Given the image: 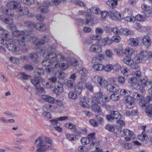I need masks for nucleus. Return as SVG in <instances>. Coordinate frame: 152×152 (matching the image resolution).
Segmentation results:
<instances>
[{
	"instance_id": "nucleus-1",
	"label": "nucleus",
	"mask_w": 152,
	"mask_h": 152,
	"mask_svg": "<svg viewBox=\"0 0 152 152\" xmlns=\"http://www.w3.org/2000/svg\"><path fill=\"white\" fill-rule=\"evenodd\" d=\"M12 34L13 36L18 37L16 39L17 40L18 45H20L24 46L25 45V42L28 41L34 44L38 40L37 37L34 36L30 37L29 34H26V32L23 31H15L12 32Z\"/></svg>"
},
{
	"instance_id": "nucleus-2",
	"label": "nucleus",
	"mask_w": 152,
	"mask_h": 152,
	"mask_svg": "<svg viewBox=\"0 0 152 152\" xmlns=\"http://www.w3.org/2000/svg\"><path fill=\"white\" fill-rule=\"evenodd\" d=\"M45 140L46 142L50 144V146L47 145L46 143L44 140L42 139L41 137H39L35 141V143L37 144V147L38 148L37 149V152H44L48 149H51L53 148L52 145L53 144L52 139L48 137H45Z\"/></svg>"
},
{
	"instance_id": "nucleus-3",
	"label": "nucleus",
	"mask_w": 152,
	"mask_h": 152,
	"mask_svg": "<svg viewBox=\"0 0 152 152\" xmlns=\"http://www.w3.org/2000/svg\"><path fill=\"white\" fill-rule=\"evenodd\" d=\"M42 64L45 67V70L47 74L49 75H56V73L55 72V70L56 68L57 64H54V63L49 59H46L43 60L42 62Z\"/></svg>"
},
{
	"instance_id": "nucleus-4",
	"label": "nucleus",
	"mask_w": 152,
	"mask_h": 152,
	"mask_svg": "<svg viewBox=\"0 0 152 152\" xmlns=\"http://www.w3.org/2000/svg\"><path fill=\"white\" fill-rule=\"evenodd\" d=\"M58 76L59 81L58 82V96L60 95L63 92L62 84L65 81V75L64 72L61 71H58Z\"/></svg>"
},
{
	"instance_id": "nucleus-5",
	"label": "nucleus",
	"mask_w": 152,
	"mask_h": 152,
	"mask_svg": "<svg viewBox=\"0 0 152 152\" xmlns=\"http://www.w3.org/2000/svg\"><path fill=\"white\" fill-rule=\"evenodd\" d=\"M24 23L27 26L33 29H36L41 31H45L46 30V26L42 23H34L33 22L26 21Z\"/></svg>"
},
{
	"instance_id": "nucleus-6",
	"label": "nucleus",
	"mask_w": 152,
	"mask_h": 152,
	"mask_svg": "<svg viewBox=\"0 0 152 152\" xmlns=\"http://www.w3.org/2000/svg\"><path fill=\"white\" fill-rule=\"evenodd\" d=\"M110 83L108 84L107 82V85L106 86L107 90L111 92L116 93L118 91L119 88L115 84L116 80L115 77H110L109 79Z\"/></svg>"
},
{
	"instance_id": "nucleus-7",
	"label": "nucleus",
	"mask_w": 152,
	"mask_h": 152,
	"mask_svg": "<svg viewBox=\"0 0 152 152\" xmlns=\"http://www.w3.org/2000/svg\"><path fill=\"white\" fill-rule=\"evenodd\" d=\"M48 50H50L51 51L44 53L43 54V57L46 59L51 60L52 62L54 63V64H57V55L53 52L54 49L52 48H48Z\"/></svg>"
},
{
	"instance_id": "nucleus-8",
	"label": "nucleus",
	"mask_w": 152,
	"mask_h": 152,
	"mask_svg": "<svg viewBox=\"0 0 152 152\" xmlns=\"http://www.w3.org/2000/svg\"><path fill=\"white\" fill-rule=\"evenodd\" d=\"M15 1H10L7 4V7L10 9H7L4 8H3L1 11L3 14H5L13 18L14 16V12L13 9Z\"/></svg>"
},
{
	"instance_id": "nucleus-9",
	"label": "nucleus",
	"mask_w": 152,
	"mask_h": 152,
	"mask_svg": "<svg viewBox=\"0 0 152 152\" xmlns=\"http://www.w3.org/2000/svg\"><path fill=\"white\" fill-rule=\"evenodd\" d=\"M10 43L7 44V47L9 50L13 52V53L15 54H17V51L18 50V48L16 44H18L17 40L15 39H10Z\"/></svg>"
},
{
	"instance_id": "nucleus-10",
	"label": "nucleus",
	"mask_w": 152,
	"mask_h": 152,
	"mask_svg": "<svg viewBox=\"0 0 152 152\" xmlns=\"http://www.w3.org/2000/svg\"><path fill=\"white\" fill-rule=\"evenodd\" d=\"M93 81L101 87H106L107 85V81L104 77L99 76L94 77Z\"/></svg>"
},
{
	"instance_id": "nucleus-11",
	"label": "nucleus",
	"mask_w": 152,
	"mask_h": 152,
	"mask_svg": "<svg viewBox=\"0 0 152 152\" xmlns=\"http://www.w3.org/2000/svg\"><path fill=\"white\" fill-rule=\"evenodd\" d=\"M106 118L109 122L112 121L114 119H120L122 118V116L120 113L116 111L111 112L109 115H106Z\"/></svg>"
},
{
	"instance_id": "nucleus-12",
	"label": "nucleus",
	"mask_w": 152,
	"mask_h": 152,
	"mask_svg": "<svg viewBox=\"0 0 152 152\" xmlns=\"http://www.w3.org/2000/svg\"><path fill=\"white\" fill-rule=\"evenodd\" d=\"M102 93L99 92L95 94L91 98L92 103L95 104H101Z\"/></svg>"
},
{
	"instance_id": "nucleus-13",
	"label": "nucleus",
	"mask_w": 152,
	"mask_h": 152,
	"mask_svg": "<svg viewBox=\"0 0 152 152\" xmlns=\"http://www.w3.org/2000/svg\"><path fill=\"white\" fill-rule=\"evenodd\" d=\"M137 94V92H134L132 93V96H129L126 99V105L128 108L131 109L133 107L132 105L134 102L133 98H136V97H136Z\"/></svg>"
},
{
	"instance_id": "nucleus-14",
	"label": "nucleus",
	"mask_w": 152,
	"mask_h": 152,
	"mask_svg": "<svg viewBox=\"0 0 152 152\" xmlns=\"http://www.w3.org/2000/svg\"><path fill=\"white\" fill-rule=\"evenodd\" d=\"M43 4L40 6V9L41 12L43 13H47L49 11L48 8L51 6V2L48 1H44Z\"/></svg>"
},
{
	"instance_id": "nucleus-15",
	"label": "nucleus",
	"mask_w": 152,
	"mask_h": 152,
	"mask_svg": "<svg viewBox=\"0 0 152 152\" xmlns=\"http://www.w3.org/2000/svg\"><path fill=\"white\" fill-rule=\"evenodd\" d=\"M78 15H84L86 18V23H88L91 22L93 20V18L90 14L86 12H83L82 11H80L77 13Z\"/></svg>"
},
{
	"instance_id": "nucleus-16",
	"label": "nucleus",
	"mask_w": 152,
	"mask_h": 152,
	"mask_svg": "<svg viewBox=\"0 0 152 152\" xmlns=\"http://www.w3.org/2000/svg\"><path fill=\"white\" fill-rule=\"evenodd\" d=\"M32 83L35 87L36 90L39 92L42 93L44 92V89L43 88L40 87V81L39 80L31 79Z\"/></svg>"
},
{
	"instance_id": "nucleus-17",
	"label": "nucleus",
	"mask_w": 152,
	"mask_h": 152,
	"mask_svg": "<svg viewBox=\"0 0 152 152\" xmlns=\"http://www.w3.org/2000/svg\"><path fill=\"white\" fill-rule=\"evenodd\" d=\"M91 53H100L101 52V48L100 45L94 44L91 45L89 49Z\"/></svg>"
},
{
	"instance_id": "nucleus-18",
	"label": "nucleus",
	"mask_w": 152,
	"mask_h": 152,
	"mask_svg": "<svg viewBox=\"0 0 152 152\" xmlns=\"http://www.w3.org/2000/svg\"><path fill=\"white\" fill-rule=\"evenodd\" d=\"M142 43L147 48L149 47L151 44V39L148 35H145L142 38Z\"/></svg>"
},
{
	"instance_id": "nucleus-19",
	"label": "nucleus",
	"mask_w": 152,
	"mask_h": 152,
	"mask_svg": "<svg viewBox=\"0 0 152 152\" xmlns=\"http://www.w3.org/2000/svg\"><path fill=\"white\" fill-rule=\"evenodd\" d=\"M146 82V80L144 79H141L139 80V82L137 84V86L139 87V88L140 89V91L142 93H144L145 89L143 88L145 87V84Z\"/></svg>"
},
{
	"instance_id": "nucleus-20",
	"label": "nucleus",
	"mask_w": 152,
	"mask_h": 152,
	"mask_svg": "<svg viewBox=\"0 0 152 152\" xmlns=\"http://www.w3.org/2000/svg\"><path fill=\"white\" fill-rule=\"evenodd\" d=\"M0 19L3 22L9 25H12L13 23V19L12 18L8 19L6 18L5 16L3 15L0 16Z\"/></svg>"
},
{
	"instance_id": "nucleus-21",
	"label": "nucleus",
	"mask_w": 152,
	"mask_h": 152,
	"mask_svg": "<svg viewBox=\"0 0 152 152\" xmlns=\"http://www.w3.org/2000/svg\"><path fill=\"white\" fill-rule=\"evenodd\" d=\"M83 88V84L81 82L78 83L74 87V89L75 91L78 94H80L81 93Z\"/></svg>"
},
{
	"instance_id": "nucleus-22",
	"label": "nucleus",
	"mask_w": 152,
	"mask_h": 152,
	"mask_svg": "<svg viewBox=\"0 0 152 152\" xmlns=\"http://www.w3.org/2000/svg\"><path fill=\"white\" fill-rule=\"evenodd\" d=\"M111 16L113 20H121L123 18L121 13L118 12H115L111 14Z\"/></svg>"
},
{
	"instance_id": "nucleus-23",
	"label": "nucleus",
	"mask_w": 152,
	"mask_h": 152,
	"mask_svg": "<svg viewBox=\"0 0 152 152\" xmlns=\"http://www.w3.org/2000/svg\"><path fill=\"white\" fill-rule=\"evenodd\" d=\"M42 99L46 102L53 104L55 102V99L49 96L43 95L42 96Z\"/></svg>"
},
{
	"instance_id": "nucleus-24",
	"label": "nucleus",
	"mask_w": 152,
	"mask_h": 152,
	"mask_svg": "<svg viewBox=\"0 0 152 152\" xmlns=\"http://www.w3.org/2000/svg\"><path fill=\"white\" fill-rule=\"evenodd\" d=\"M17 12L20 15H26L28 14L29 10L27 7H23L18 10Z\"/></svg>"
},
{
	"instance_id": "nucleus-25",
	"label": "nucleus",
	"mask_w": 152,
	"mask_h": 152,
	"mask_svg": "<svg viewBox=\"0 0 152 152\" xmlns=\"http://www.w3.org/2000/svg\"><path fill=\"white\" fill-rule=\"evenodd\" d=\"M91 110L94 112L97 113L100 115L102 114V110L97 104H94L92 105L91 107Z\"/></svg>"
},
{
	"instance_id": "nucleus-26",
	"label": "nucleus",
	"mask_w": 152,
	"mask_h": 152,
	"mask_svg": "<svg viewBox=\"0 0 152 152\" xmlns=\"http://www.w3.org/2000/svg\"><path fill=\"white\" fill-rule=\"evenodd\" d=\"M123 62L124 64L128 66H133L134 64L133 60L128 56H126L124 58Z\"/></svg>"
},
{
	"instance_id": "nucleus-27",
	"label": "nucleus",
	"mask_w": 152,
	"mask_h": 152,
	"mask_svg": "<svg viewBox=\"0 0 152 152\" xmlns=\"http://www.w3.org/2000/svg\"><path fill=\"white\" fill-rule=\"evenodd\" d=\"M94 64L93 67L94 70L97 71H100L103 70L104 66L100 64L99 62H94Z\"/></svg>"
},
{
	"instance_id": "nucleus-28",
	"label": "nucleus",
	"mask_w": 152,
	"mask_h": 152,
	"mask_svg": "<svg viewBox=\"0 0 152 152\" xmlns=\"http://www.w3.org/2000/svg\"><path fill=\"white\" fill-rule=\"evenodd\" d=\"M106 3L110 7L114 8L117 5V1L116 0H108L106 1Z\"/></svg>"
},
{
	"instance_id": "nucleus-29",
	"label": "nucleus",
	"mask_w": 152,
	"mask_h": 152,
	"mask_svg": "<svg viewBox=\"0 0 152 152\" xmlns=\"http://www.w3.org/2000/svg\"><path fill=\"white\" fill-rule=\"evenodd\" d=\"M143 61H145L149 58V52L146 50L142 51L139 54Z\"/></svg>"
},
{
	"instance_id": "nucleus-30",
	"label": "nucleus",
	"mask_w": 152,
	"mask_h": 152,
	"mask_svg": "<svg viewBox=\"0 0 152 152\" xmlns=\"http://www.w3.org/2000/svg\"><path fill=\"white\" fill-rule=\"evenodd\" d=\"M146 19L145 16L139 14L137 15L134 18V20L139 22H143L145 21Z\"/></svg>"
},
{
	"instance_id": "nucleus-31",
	"label": "nucleus",
	"mask_w": 152,
	"mask_h": 152,
	"mask_svg": "<svg viewBox=\"0 0 152 152\" xmlns=\"http://www.w3.org/2000/svg\"><path fill=\"white\" fill-rule=\"evenodd\" d=\"M128 81L129 83L133 86H137V84L138 83V80L135 77H132L129 78Z\"/></svg>"
},
{
	"instance_id": "nucleus-32",
	"label": "nucleus",
	"mask_w": 152,
	"mask_h": 152,
	"mask_svg": "<svg viewBox=\"0 0 152 152\" xmlns=\"http://www.w3.org/2000/svg\"><path fill=\"white\" fill-rule=\"evenodd\" d=\"M4 35L5 36L6 38L3 37V35H0V44L2 45H5L7 43V42L8 39L7 40V36H8L7 34H4Z\"/></svg>"
},
{
	"instance_id": "nucleus-33",
	"label": "nucleus",
	"mask_w": 152,
	"mask_h": 152,
	"mask_svg": "<svg viewBox=\"0 0 152 152\" xmlns=\"http://www.w3.org/2000/svg\"><path fill=\"white\" fill-rule=\"evenodd\" d=\"M120 33L123 34L129 35L130 34L132 31L127 28H122L120 30Z\"/></svg>"
},
{
	"instance_id": "nucleus-34",
	"label": "nucleus",
	"mask_w": 152,
	"mask_h": 152,
	"mask_svg": "<svg viewBox=\"0 0 152 152\" xmlns=\"http://www.w3.org/2000/svg\"><path fill=\"white\" fill-rule=\"evenodd\" d=\"M80 141L82 145H86L89 144L90 143V140L88 137H83L81 138Z\"/></svg>"
},
{
	"instance_id": "nucleus-35",
	"label": "nucleus",
	"mask_w": 152,
	"mask_h": 152,
	"mask_svg": "<svg viewBox=\"0 0 152 152\" xmlns=\"http://www.w3.org/2000/svg\"><path fill=\"white\" fill-rule=\"evenodd\" d=\"M133 50L132 48H127L124 50V53L125 54L127 55L128 57L131 56H132L133 53Z\"/></svg>"
},
{
	"instance_id": "nucleus-36",
	"label": "nucleus",
	"mask_w": 152,
	"mask_h": 152,
	"mask_svg": "<svg viewBox=\"0 0 152 152\" xmlns=\"http://www.w3.org/2000/svg\"><path fill=\"white\" fill-rule=\"evenodd\" d=\"M129 41L131 45L132 46H135L138 45V42L137 39L131 38L130 39Z\"/></svg>"
},
{
	"instance_id": "nucleus-37",
	"label": "nucleus",
	"mask_w": 152,
	"mask_h": 152,
	"mask_svg": "<svg viewBox=\"0 0 152 152\" xmlns=\"http://www.w3.org/2000/svg\"><path fill=\"white\" fill-rule=\"evenodd\" d=\"M72 2L77 5L82 7H85L86 6V4L85 3L80 0H73Z\"/></svg>"
},
{
	"instance_id": "nucleus-38",
	"label": "nucleus",
	"mask_w": 152,
	"mask_h": 152,
	"mask_svg": "<svg viewBox=\"0 0 152 152\" xmlns=\"http://www.w3.org/2000/svg\"><path fill=\"white\" fill-rule=\"evenodd\" d=\"M66 137L69 140L72 141L76 139V136L73 134L69 133L66 134Z\"/></svg>"
},
{
	"instance_id": "nucleus-39",
	"label": "nucleus",
	"mask_w": 152,
	"mask_h": 152,
	"mask_svg": "<svg viewBox=\"0 0 152 152\" xmlns=\"http://www.w3.org/2000/svg\"><path fill=\"white\" fill-rule=\"evenodd\" d=\"M123 132L125 136L128 135L129 137H132L134 134L133 132L127 129H124L123 130Z\"/></svg>"
},
{
	"instance_id": "nucleus-40",
	"label": "nucleus",
	"mask_w": 152,
	"mask_h": 152,
	"mask_svg": "<svg viewBox=\"0 0 152 152\" xmlns=\"http://www.w3.org/2000/svg\"><path fill=\"white\" fill-rule=\"evenodd\" d=\"M29 58L35 62L38 58V54L36 53H31L29 55Z\"/></svg>"
},
{
	"instance_id": "nucleus-41",
	"label": "nucleus",
	"mask_w": 152,
	"mask_h": 152,
	"mask_svg": "<svg viewBox=\"0 0 152 152\" xmlns=\"http://www.w3.org/2000/svg\"><path fill=\"white\" fill-rule=\"evenodd\" d=\"M45 39H42L38 41L36 44V47L37 49H39L45 43Z\"/></svg>"
},
{
	"instance_id": "nucleus-42",
	"label": "nucleus",
	"mask_w": 152,
	"mask_h": 152,
	"mask_svg": "<svg viewBox=\"0 0 152 152\" xmlns=\"http://www.w3.org/2000/svg\"><path fill=\"white\" fill-rule=\"evenodd\" d=\"M105 54L106 56L109 58H112L114 55L113 51L109 49H107L105 52Z\"/></svg>"
},
{
	"instance_id": "nucleus-43",
	"label": "nucleus",
	"mask_w": 152,
	"mask_h": 152,
	"mask_svg": "<svg viewBox=\"0 0 152 152\" xmlns=\"http://www.w3.org/2000/svg\"><path fill=\"white\" fill-rule=\"evenodd\" d=\"M113 65L112 64H107L104 66L103 69L106 72H110L113 69Z\"/></svg>"
},
{
	"instance_id": "nucleus-44",
	"label": "nucleus",
	"mask_w": 152,
	"mask_h": 152,
	"mask_svg": "<svg viewBox=\"0 0 152 152\" xmlns=\"http://www.w3.org/2000/svg\"><path fill=\"white\" fill-rule=\"evenodd\" d=\"M120 96L117 93H114L112 94L110 96V98L113 101H116L119 99L120 98Z\"/></svg>"
},
{
	"instance_id": "nucleus-45",
	"label": "nucleus",
	"mask_w": 152,
	"mask_h": 152,
	"mask_svg": "<svg viewBox=\"0 0 152 152\" xmlns=\"http://www.w3.org/2000/svg\"><path fill=\"white\" fill-rule=\"evenodd\" d=\"M102 43H104V45H105V44H106V45L111 44L112 42V41L110 38L108 37H106L102 39Z\"/></svg>"
},
{
	"instance_id": "nucleus-46",
	"label": "nucleus",
	"mask_w": 152,
	"mask_h": 152,
	"mask_svg": "<svg viewBox=\"0 0 152 152\" xmlns=\"http://www.w3.org/2000/svg\"><path fill=\"white\" fill-rule=\"evenodd\" d=\"M146 112L149 117L152 116V105L151 106H148L146 108Z\"/></svg>"
},
{
	"instance_id": "nucleus-47",
	"label": "nucleus",
	"mask_w": 152,
	"mask_h": 152,
	"mask_svg": "<svg viewBox=\"0 0 152 152\" xmlns=\"http://www.w3.org/2000/svg\"><path fill=\"white\" fill-rule=\"evenodd\" d=\"M77 150L79 152H87L88 149L85 146L80 145L78 147Z\"/></svg>"
},
{
	"instance_id": "nucleus-48",
	"label": "nucleus",
	"mask_w": 152,
	"mask_h": 152,
	"mask_svg": "<svg viewBox=\"0 0 152 152\" xmlns=\"http://www.w3.org/2000/svg\"><path fill=\"white\" fill-rule=\"evenodd\" d=\"M58 67L59 68L62 70H65L68 68V65L67 64L62 63L59 64Z\"/></svg>"
},
{
	"instance_id": "nucleus-49",
	"label": "nucleus",
	"mask_w": 152,
	"mask_h": 152,
	"mask_svg": "<svg viewBox=\"0 0 152 152\" xmlns=\"http://www.w3.org/2000/svg\"><path fill=\"white\" fill-rule=\"evenodd\" d=\"M101 16V20H104L109 15V13L106 11H104L100 12Z\"/></svg>"
},
{
	"instance_id": "nucleus-50",
	"label": "nucleus",
	"mask_w": 152,
	"mask_h": 152,
	"mask_svg": "<svg viewBox=\"0 0 152 152\" xmlns=\"http://www.w3.org/2000/svg\"><path fill=\"white\" fill-rule=\"evenodd\" d=\"M90 10L92 12L98 14L100 12V9L95 7H91L90 8Z\"/></svg>"
},
{
	"instance_id": "nucleus-51",
	"label": "nucleus",
	"mask_w": 152,
	"mask_h": 152,
	"mask_svg": "<svg viewBox=\"0 0 152 152\" xmlns=\"http://www.w3.org/2000/svg\"><path fill=\"white\" fill-rule=\"evenodd\" d=\"M121 72L124 74V75H127L129 72V69L125 66H123L121 68Z\"/></svg>"
},
{
	"instance_id": "nucleus-52",
	"label": "nucleus",
	"mask_w": 152,
	"mask_h": 152,
	"mask_svg": "<svg viewBox=\"0 0 152 152\" xmlns=\"http://www.w3.org/2000/svg\"><path fill=\"white\" fill-rule=\"evenodd\" d=\"M20 74L21 75V79L24 80H27L31 77L30 75L26 74L24 72H20Z\"/></svg>"
},
{
	"instance_id": "nucleus-53",
	"label": "nucleus",
	"mask_w": 152,
	"mask_h": 152,
	"mask_svg": "<svg viewBox=\"0 0 152 152\" xmlns=\"http://www.w3.org/2000/svg\"><path fill=\"white\" fill-rule=\"evenodd\" d=\"M68 96L69 98L72 99H76L77 97V95L73 91L70 92L68 94Z\"/></svg>"
},
{
	"instance_id": "nucleus-54",
	"label": "nucleus",
	"mask_w": 152,
	"mask_h": 152,
	"mask_svg": "<svg viewBox=\"0 0 152 152\" xmlns=\"http://www.w3.org/2000/svg\"><path fill=\"white\" fill-rule=\"evenodd\" d=\"M65 127L68 129H75L76 126L72 123H67L66 124Z\"/></svg>"
},
{
	"instance_id": "nucleus-55",
	"label": "nucleus",
	"mask_w": 152,
	"mask_h": 152,
	"mask_svg": "<svg viewBox=\"0 0 152 152\" xmlns=\"http://www.w3.org/2000/svg\"><path fill=\"white\" fill-rule=\"evenodd\" d=\"M49 80L52 82L53 84H51V85H52L50 86L49 88H52L54 87V86H55V84L54 83L56 81V77H53L49 78Z\"/></svg>"
},
{
	"instance_id": "nucleus-56",
	"label": "nucleus",
	"mask_w": 152,
	"mask_h": 152,
	"mask_svg": "<svg viewBox=\"0 0 152 152\" xmlns=\"http://www.w3.org/2000/svg\"><path fill=\"white\" fill-rule=\"evenodd\" d=\"M111 40L112 42H118L121 40V37L119 36H114L111 38Z\"/></svg>"
},
{
	"instance_id": "nucleus-57",
	"label": "nucleus",
	"mask_w": 152,
	"mask_h": 152,
	"mask_svg": "<svg viewBox=\"0 0 152 152\" xmlns=\"http://www.w3.org/2000/svg\"><path fill=\"white\" fill-rule=\"evenodd\" d=\"M10 61L14 64H18L20 63V61L19 58L13 57H10Z\"/></svg>"
},
{
	"instance_id": "nucleus-58",
	"label": "nucleus",
	"mask_w": 152,
	"mask_h": 152,
	"mask_svg": "<svg viewBox=\"0 0 152 152\" xmlns=\"http://www.w3.org/2000/svg\"><path fill=\"white\" fill-rule=\"evenodd\" d=\"M105 128L109 131L112 132H113L115 130L114 127L113 126L110 124L106 125L105 126Z\"/></svg>"
},
{
	"instance_id": "nucleus-59",
	"label": "nucleus",
	"mask_w": 152,
	"mask_h": 152,
	"mask_svg": "<svg viewBox=\"0 0 152 152\" xmlns=\"http://www.w3.org/2000/svg\"><path fill=\"white\" fill-rule=\"evenodd\" d=\"M68 63L71 66H75L78 64V61L75 59H73L68 62Z\"/></svg>"
},
{
	"instance_id": "nucleus-60",
	"label": "nucleus",
	"mask_w": 152,
	"mask_h": 152,
	"mask_svg": "<svg viewBox=\"0 0 152 152\" xmlns=\"http://www.w3.org/2000/svg\"><path fill=\"white\" fill-rule=\"evenodd\" d=\"M134 59L135 61L137 63H141L142 61H143V59H142V57H141L139 54L136 56L135 57Z\"/></svg>"
},
{
	"instance_id": "nucleus-61",
	"label": "nucleus",
	"mask_w": 152,
	"mask_h": 152,
	"mask_svg": "<svg viewBox=\"0 0 152 152\" xmlns=\"http://www.w3.org/2000/svg\"><path fill=\"white\" fill-rule=\"evenodd\" d=\"M95 32L96 34L99 35L100 37L103 32V29L100 28H97L95 29Z\"/></svg>"
},
{
	"instance_id": "nucleus-62",
	"label": "nucleus",
	"mask_w": 152,
	"mask_h": 152,
	"mask_svg": "<svg viewBox=\"0 0 152 152\" xmlns=\"http://www.w3.org/2000/svg\"><path fill=\"white\" fill-rule=\"evenodd\" d=\"M50 122L52 124V126L56 131H57V119H53L50 120Z\"/></svg>"
},
{
	"instance_id": "nucleus-63",
	"label": "nucleus",
	"mask_w": 152,
	"mask_h": 152,
	"mask_svg": "<svg viewBox=\"0 0 152 152\" xmlns=\"http://www.w3.org/2000/svg\"><path fill=\"white\" fill-rule=\"evenodd\" d=\"M75 82L71 80H68L66 83V85L69 88H72Z\"/></svg>"
},
{
	"instance_id": "nucleus-64",
	"label": "nucleus",
	"mask_w": 152,
	"mask_h": 152,
	"mask_svg": "<svg viewBox=\"0 0 152 152\" xmlns=\"http://www.w3.org/2000/svg\"><path fill=\"white\" fill-rule=\"evenodd\" d=\"M78 72L81 74H86L87 72V70L86 69L83 67H80L78 69Z\"/></svg>"
}]
</instances>
